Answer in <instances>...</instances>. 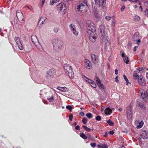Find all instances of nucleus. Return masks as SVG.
I'll use <instances>...</instances> for the list:
<instances>
[{"instance_id": "obj_1", "label": "nucleus", "mask_w": 148, "mask_h": 148, "mask_svg": "<svg viewBox=\"0 0 148 148\" xmlns=\"http://www.w3.org/2000/svg\"><path fill=\"white\" fill-rule=\"evenodd\" d=\"M64 69L69 78H73L74 77V73L72 67L68 64H65L64 65Z\"/></svg>"}, {"instance_id": "obj_2", "label": "nucleus", "mask_w": 148, "mask_h": 148, "mask_svg": "<svg viewBox=\"0 0 148 148\" xmlns=\"http://www.w3.org/2000/svg\"><path fill=\"white\" fill-rule=\"evenodd\" d=\"M86 32H95V25L93 22L90 20H88L86 22Z\"/></svg>"}, {"instance_id": "obj_3", "label": "nucleus", "mask_w": 148, "mask_h": 148, "mask_svg": "<svg viewBox=\"0 0 148 148\" xmlns=\"http://www.w3.org/2000/svg\"><path fill=\"white\" fill-rule=\"evenodd\" d=\"M53 45L54 50H58L60 49L62 46V42L61 40H55L53 41Z\"/></svg>"}, {"instance_id": "obj_4", "label": "nucleus", "mask_w": 148, "mask_h": 148, "mask_svg": "<svg viewBox=\"0 0 148 148\" xmlns=\"http://www.w3.org/2000/svg\"><path fill=\"white\" fill-rule=\"evenodd\" d=\"M31 38L32 42L34 45L37 48L39 49L40 46V43L39 42L38 38L36 36L34 35L32 36Z\"/></svg>"}, {"instance_id": "obj_5", "label": "nucleus", "mask_w": 148, "mask_h": 148, "mask_svg": "<svg viewBox=\"0 0 148 148\" xmlns=\"http://www.w3.org/2000/svg\"><path fill=\"white\" fill-rule=\"evenodd\" d=\"M89 35V40L91 42H95L97 37V35L95 32H87Z\"/></svg>"}, {"instance_id": "obj_6", "label": "nucleus", "mask_w": 148, "mask_h": 148, "mask_svg": "<svg viewBox=\"0 0 148 148\" xmlns=\"http://www.w3.org/2000/svg\"><path fill=\"white\" fill-rule=\"evenodd\" d=\"M76 10L77 12H82L83 11H86L85 10L84 5L83 3H80L77 4L75 6Z\"/></svg>"}, {"instance_id": "obj_7", "label": "nucleus", "mask_w": 148, "mask_h": 148, "mask_svg": "<svg viewBox=\"0 0 148 148\" xmlns=\"http://www.w3.org/2000/svg\"><path fill=\"white\" fill-rule=\"evenodd\" d=\"M97 6L100 7L102 4V6L104 8L106 6V0H94Z\"/></svg>"}, {"instance_id": "obj_8", "label": "nucleus", "mask_w": 148, "mask_h": 148, "mask_svg": "<svg viewBox=\"0 0 148 148\" xmlns=\"http://www.w3.org/2000/svg\"><path fill=\"white\" fill-rule=\"evenodd\" d=\"M126 113L128 119H130L132 116V108L131 106H127L126 109Z\"/></svg>"}, {"instance_id": "obj_9", "label": "nucleus", "mask_w": 148, "mask_h": 148, "mask_svg": "<svg viewBox=\"0 0 148 148\" xmlns=\"http://www.w3.org/2000/svg\"><path fill=\"white\" fill-rule=\"evenodd\" d=\"M15 40L16 44L17 46L20 50H22L23 49V46L20 41L19 38L17 37H15Z\"/></svg>"}, {"instance_id": "obj_10", "label": "nucleus", "mask_w": 148, "mask_h": 148, "mask_svg": "<svg viewBox=\"0 0 148 148\" xmlns=\"http://www.w3.org/2000/svg\"><path fill=\"white\" fill-rule=\"evenodd\" d=\"M98 31L99 34H100L101 36H102V38H103L104 35H105V32H106L105 26L103 25H101L99 26Z\"/></svg>"}, {"instance_id": "obj_11", "label": "nucleus", "mask_w": 148, "mask_h": 148, "mask_svg": "<svg viewBox=\"0 0 148 148\" xmlns=\"http://www.w3.org/2000/svg\"><path fill=\"white\" fill-rule=\"evenodd\" d=\"M135 79L138 80V83L140 85L142 86H144L146 85V80L142 75L140 76V78Z\"/></svg>"}, {"instance_id": "obj_12", "label": "nucleus", "mask_w": 148, "mask_h": 148, "mask_svg": "<svg viewBox=\"0 0 148 148\" xmlns=\"http://www.w3.org/2000/svg\"><path fill=\"white\" fill-rule=\"evenodd\" d=\"M85 63V67L88 69H90L92 68V64L91 62L87 59H85L84 60Z\"/></svg>"}, {"instance_id": "obj_13", "label": "nucleus", "mask_w": 148, "mask_h": 148, "mask_svg": "<svg viewBox=\"0 0 148 148\" xmlns=\"http://www.w3.org/2000/svg\"><path fill=\"white\" fill-rule=\"evenodd\" d=\"M16 16L17 18L19 21L23 20V14L20 10H17L16 12Z\"/></svg>"}, {"instance_id": "obj_14", "label": "nucleus", "mask_w": 148, "mask_h": 148, "mask_svg": "<svg viewBox=\"0 0 148 148\" xmlns=\"http://www.w3.org/2000/svg\"><path fill=\"white\" fill-rule=\"evenodd\" d=\"M140 137L144 139H147L148 138V132L146 131L142 130L140 134Z\"/></svg>"}, {"instance_id": "obj_15", "label": "nucleus", "mask_w": 148, "mask_h": 148, "mask_svg": "<svg viewBox=\"0 0 148 148\" xmlns=\"http://www.w3.org/2000/svg\"><path fill=\"white\" fill-rule=\"evenodd\" d=\"M97 80H96V82H97V84L98 86L99 87V89L101 90H104V85L101 84V83L100 80L98 77H97Z\"/></svg>"}, {"instance_id": "obj_16", "label": "nucleus", "mask_w": 148, "mask_h": 148, "mask_svg": "<svg viewBox=\"0 0 148 148\" xmlns=\"http://www.w3.org/2000/svg\"><path fill=\"white\" fill-rule=\"evenodd\" d=\"M47 74L50 77H53L56 74V71L54 69H51L47 71Z\"/></svg>"}, {"instance_id": "obj_17", "label": "nucleus", "mask_w": 148, "mask_h": 148, "mask_svg": "<svg viewBox=\"0 0 148 148\" xmlns=\"http://www.w3.org/2000/svg\"><path fill=\"white\" fill-rule=\"evenodd\" d=\"M69 27H70L71 31L73 33V34L76 36L78 35V33L76 31L74 25L71 24L70 25V26H69Z\"/></svg>"}, {"instance_id": "obj_18", "label": "nucleus", "mask_w": 148, "mask_h": 148, "mask_svg": "<svg viewBox=\"0 0 148 148\" xmlns=\"http://www.w3.org/2000/svg\"><path fill=\"white\" fill-rule=\"evenodd\" d=\"M66 6V4L63 2H62L60 3L57 5V8L60 11H62V10H64L65 7Z\"/></svg>"}, {"instance_id": "obj_19", "label": "nucleus", "mask_w": 148, "mask_h": 148, "mask_svg": "<svg viewBox=\"0 0 148 148\" xmlns=\"http://www.w3.org/2000/svg\"><path fill=\"white\" fill-rule=\"evenodd\" d=\"M120 54H121V57L123 58V60H124V62L126 64H128L129 61L128 60V58L126 57L122 51H120Z\"/></svg>"}, {"instance_id": "obj_20", "label": "nucleus", "mask_w": 148, "mask_h": 148, "mask_svg": "<svg viewBox=\"0 0 148 148\" xmlns=\"http://www.w3.org/2000/svg\"><path fill=\"white\" fill-rule=\"evenodd\" d=\"M47 18L45 17H42L40 18V19H39L38 22V25H41L45 23V20Z\"/></svg>"}, {"instance_id": "obj_21", "label": "nucleus", "mask_w": 148, "mask_h": 148, "mask_svg": "<svg viewBox=\"0 0 148 148\" xmlns=\"http://www.w3.org/2000/svg\"><path fill=\"white\" fill-rule=\"evenodd\" d=\"M91 56L92 60L93 63H96L98 62V58L97 56L94 54H92Z\"/></svg>"}, {"instance_id": "obj_22", "label": "nucleus", "mask_w": 148, "mask_h": 148, "mask_svg": "<svg viewBox=\"0 0 148 148\" xmlns=\"http://www.w3.org/2000/svg\"><path fill=\"white\" fill-rule=\"evenodd\" d=\"M112 112V110L109 108H107L105 110V113L106 114H109Z\"/></svg>"}, {"instance_id": "obj_23", "label": "nucleus", "mask_w": 148, "mask_h": 148, "mask_svg": "<svg viewBox=\"0 0 148 148\" xmlns=\"http://www.w3.org/2000/svg\"><path fill=\"white\" fill-rule=\"evenodd\" d=\"M97 147L98 148H107L108 146L107 145L105 144L103 145L101 143H100L98 145Z\"/></svg>"}, {"instance_id": "obj_24", "label": "nucleus", "mask_w": 148, "mask_h": 148, "mask_svg": "<svg viewBox=\"0 0 148 148\" xmlns=\"http://www.w3.org/2000/svg\"><path fill=\"white\" fill-rule=\"evenodd\" d=\"M138 123H139V124L137 126V128L140 129L142 127V126L143 125V122L142 121L140 122V121L138 120Z\"/></svg>"}, {"instance_id": "obj_25", "label": "nucleus", "mask_w": 148, "mask_h": 148, "mask_svg": "<svg viewBox=\"0 0 148 148\" xmlns=\"http://www.w3.org/2000/svg\"><path fill=\"white\" fill-rule=\"evenodd\" d=\"M133 76L134 77L135 79L140 78V76L139 75L138 73H136V72H134Z\"/></svg>"}, {"instance_id": "obj_26", "label": "nucleus", "mask_w": 148, "mask_h": 148, "mask_svg": "<svg viewBox=\"0 0 148 148\" xmlns=\"http://www.w3.org/2000/svg\"><path fill=\"white\" fill-rule=\"evenodd\" d=\"M79 136L80 137L82 138L84 140H86L87 139V136L84 133H81L79 134Z\"/></svg>"}, {"instance_id": "obj_27", "label": "nucleus", "mask_w": 148, "mask_h": 148, "mask_svg": "<svg viewBox=\"0 0 148 148\" xmlns=\"http://www.w3.org/2000/svg\"><path fill=\"white\" fill-rule=\"evenodd\" d=\"M83 128L87 132H90L91 130L85 125H83L82 126Z\"/></svg>"}, {"instance_id": "obj_28", "label": "nucleus", "mask_w": 148, "mask_h": 148, "mask_svg": "<svg viewBox=\"0 0 148 148\" xmlns=\"http://www.w3.org/2000/svg\"><path fill=\"white\" fill-rule=\"evenodd\" d=\"M107 123H108L110 126H113L114 125V123H113V122L110 119L107 121Z\"/></svg>"}, {"instance_id": "obj_29", "label": "nucleus", "mask_w": 148, "mask_h": 148, "mask_svg": "<svg viewBox=\"0 0 148 148\" xmlns=\"http://www.w3.org/2000/svg\"><path fill=\"white\" fill-rule=\"evenodd\" d=\"M143 70V68L142 67H138L136 69V71L135 72H137L138 73H140V72L142 71Z\"/></svg>"}, {"instance_id": "obj_30", "label": "nucleus", "mask_w": 148, "mask_h": 148, "mask_svg": "<svg viewBox=\"0 0 148 148\" xmlns=\"http://www.w3.org/2000/svg\"><path fill=\"white\" fill-rule=\"evenodd\" d=\"M86 82H89L90 84H91L92 83H94V82H93L92 80L88 78L87 77H86Z\"/></svg>"}, {"instance_id": "obj_31", "label": "nucleus", "mask_w": 148, "mask_h": 148, "mask_svg": "<svg viewBox=\"0 0 148 148\" xmlns=\"http://www.w3.org/2000/svg\"><path fill=\"white\" fill-rule=\"evenodd\" d=\"M87 120V119L86 118H84L83 119H82V123H83V124H85L86 123Z\"/></svg>"}, {"instance_id": "obj_32", "label": "nucleus", "mask_w": 148, "mask_h": 148, "mask_svg": "<svg viewBox=\"0 0 148 148\" xmlns=\"http://www.w3.org/2000/svg\"><path fill=\"white\" fill-rule=\"evenodd\" d=\"M123 78H124V79H125V81L126 82L127 85H128V84L129 83V82L127 78V77H126L125 75H123Z\"/></svg>"}, {"instance_id": "obj_33", "label": "nucleus", "mask_w": 148, "mask_h": 148, "mask_svg": "<svg viewBox=\"0 0 148 148\" xmlns=\"http://www.w3.org/2000/svg\"><path fill=\"white\" fill-rule=\"evenodd\" d=\"M139 106L140 107H141V108L143 109H145V106L143 103H140V102L139 103Z\"/></svg>"}, {"instance_id": "obj_34", "label": "nucleus", "mask_w": 148, "mask_h": 148, "mask_svg": "<svg viewBox=\"0 0 148 148\" xmlns=\"http://www.w3.org/2000/svg\"><path fill=\"white\" fill-rule=\"evenodd\" d=\"M66 108L67 109L69 110V111H70V112H71L72 111V107L69 106V105H67L66 106Z\"/></svg>"}, {"instance_id": "obj_35", "label": "nucleus", "mask_w": 148, "mask_h": 148, "mask_svg": "<svg viewBox=\"0 0 148 148\" xmlns=\"http://www.w3.org/2000/svg\"><path fill=\"white\" fill-rule=\"evenodd\" d=\"M86 116L89 119H90L92 117V114L91 113H88L86 114Z\"/></svg>"}, {"instance_id": "obj_36", "label": "nucleus", "mask_w": 148, "mask_h": 148, "mask_svg": "<svg viewBox=\"0 0 148 148\" xmlns=\"http://www.w3.org/2000/svg\"><path fill=\"white\" fill-rule=\"evenodd\" d=\"M141 96L143 99H144L145 97H147V94H145L144 92L141 93Z\"/></svg>"}, {"instance_id": "obj_37", "label": "nucleus", "mask_w": 148, "mask_h": 148, "mask_svg": "<svg viewBox=\"0 0 148 148\" xmlns=\"http://www.w3.org/2000/svg\"><path fill=\"white\" fill-rule=\"evenodd\" d=\"M101 119V117L99 115H97L96 117V120L98 121H100Z\"/></svg>"}, {"instance_id": "obj_38", "label": "nucleus", "mask_w": 148, "mask_h": 148, "mask_svg": "<svg viewBox=\"0 0 148 148\" xmlns=\"http://www.w3.org/2000/svg\"><path fill=\"white\" fill-rule=\"evenodd\" d=\"M54 99V97L53 96H51V97L50 98H48V100L49 101H52Z\"/></svg>"}, {"instance_id": "obj_39", "label": "nucleus", "mask_w": 148, "mask_h": 148, "mask_svg": "<svg viewBox=\"0 0 148 148\" xmlns=\"http://www.w3.org/2000/svg\"><path fill=\"white\" fill-rule=\"evenodd\" d=\"M145 15L148 18V8L146 9L145 10Z\"/></svg>"}, {"instance_id": "obj_40", "label": "nucleus", "mask_w": 148, "mask_h": 148, "mask_svg": "<svg viewBox=\"0 0 148 148\" xmlns=\"http://www.w3.org/2000/svg\"><path fill=\"white\" fill-rule=\"evenodd\" d=\"M57 2V0H51L50 3L51 4H53L54 3H56Z\"/></svg>"}, {"instance_id": "obj_41", "label": "nucleus", "mask_w": 148, "mask_h": 148, "mask_svg": "<svg viewBox=\"0 0 148 148\" xmlns=\"http://www.w3.org/2000/svg\"><path fill=\"white\" fill-rule=\"evenodd\" d=\"M105 19L106 20L109 21L111 20V17L109 16H107L105 17Z\"/></svg>"}, {"instance_id": "obj_42", "label": "nucleus", "mask_w": 148, "mask_h": 148, "mask_svg": "<svg viewBox=\"0 0 148 148\" xmlns=\"http://www.w3.org/2000/svg\"><path fill=\"white\" fill-rule=\"evenodd\" d=\"M134 19L135 20L139 21L140 19V17L136 15L134 16Z\"/></svg>"}, {"instance_id": "obj_43", "label": "nucleus", "mask_w": 148, "mask_h": 148, "mask_svg": "<svg viewBox=\"0 0 148 148\" xmlns=\"http://www.w3.org/2000/svg\"><path fill=\"white\" fill-rule=\"evenodd\" d=\"M90 84L91 86L93 87V88H96V85L95 83H90Z\"/></svg>"}, {"instance_id": "obj_44", "label": "nucleus", "mask_w": 148, "mask_h": 148, "mask_svg": "<svg viewBox=\"0 0 148 148\" xmlns=\"http://www.w3.org/2000/svg\"><path fill=\"white\" fill-rule=\"evenodd\" d=\"M90 146L93 148L95 147H96V144L95 143H91Z\"/></svg>"}, {"instance_id": "obj_45", "label": "nucleus", "mask_w": 148, "mask_h": 148, "mask_svg": "<svg viewBox=\"0 0 148 148\" xmlns=\"http://www.w3.org/2000/svg\"><path fill=\"white\" fill-rule=\"evenodd\" d=\"M73 115L72 114H70V116H69V120H70V121H72V119H73Z\"/></svg>"}, {"instance_id": "obj_46", "label": "nucleus", "mask_w": 148, "mask_h": 148, "mask_svg": "<svg viewBox=\"0 0 148 148\" xmlns=\"http://www.w3.org/2000/svg\"><path fill=\"white\" fill-rule=\"evenodd\" d=\"M129 1H132L134 2H139V0H128Z\"/></svg>"}, {"instance_id": "obj_47", "label": "nucleus", "mask_w": 148, "mask_h": 148, "mask_svg": "<svg viewBox=\"0 0 148 148\" xmlns=\"http://www.w3.org/2000/svg\"><path fill=\"white\" fill-rule=\"evenodd\" d=\"M41 2L40 3V5H41V6L42 7L43 6V5H44V4L45 3V1L43 0H41Z\"/></svg>"}, {"instance_id": "obj_48", "label": "nucleus", "mask_w": 148, "mask_h": 148, "mask_svg": "<svg viewBox=\"0 0 148 148\" xmlns=\"http://www.w3.org/2000/svg\"><path fill=\"white\" fill-rule=\"evenodd\" d=\"M14 25L15 26H18V22L16 21H15L14 20Z\"/></svg>"}, {"instance_id": "obj_49", "label": "nucleus", "mask_w": 148, "mask_h": 148, "mask_svg": "<svg viewBox=\"0 0 148 148\" xmlns=\"http://www.w3.org/2000/svg\"><path fill=\"white\" fill-rule=\"evenodd\" d=\"M114 132L113 130L109 132V133L111 135H113L114 134Z\"/></svg>"}, {"instance_id": "obj_50", "label": "nucleus", "mask_w": 148, "mask_h": 148, "mask_svg": "<svg viewBox=\"0 0 148 148\" xmlns=\"http://www.w3.org/2000/svg\"><path fill=\"white\" fill-rule=\"evenodd\" d=\"M75 129H76V130H80V129L79 126L78 125L77 126H76V127H75Z\"/></svg>"}, {"instance_id": "obj_51", "label": "nucleus", "mask_w": 148, "mask_h": 148, "mask_svg": "<svg viewBox=\"0 0 148 148\" xmlns=\"http://www.w3.org/2000/svg\"><path fill=\"white\" fill-rule=\"evenodd\" d=\"M115 20H113L112 21V25L113 26H114L115 25Z\"/></svg>"}, {"instance_id": "obj_52", "label": "nucleus", "mask_w": 148, "mask_h": 148, "mask_svg": "<svg viewBox=\"0 0 148 148\" xmlns=\"http://www.w3.org/2000/svg\"><path fill=\"white\" fill-rule=\"evenodd\" d=\"M58 31H59V29H58L57 28H55L54 29V32L56 33L58 32Z\"/></svg>"}, {"instance_id": "obj_53", "label": "nucleus", "mask_w": 148, "mask_h": 148, "mask_svg": "<svg viewBox=\"0 0 148 148\" xmlns=\"http://www.w3.org/2000/svg\"><path fill=\"white\" fill-rule=\"evenodd\" d=\"M137 44L138 45H140V40L138 39V40H137Z\"/></svg>"}, {"instance_id": "obj_54", "label": "nucleus", "mask_w": 148, "mask_h": 148, "mask_svg": "<svg viewBox=\"0 0 148 148\" xmlns=\"http://www.w3.org/2000/svg\"><path fill=\"white\" fill-rule=\"evenodd\" d=\"M79 115L82 116H84V115H85V114H84V112H81L79 113Z\"/></svg>"}, {"instance_id": "obj_55", "label": "nucleus", "mask_w": 148, "mask_h": 148, "mask_svg": "<svg viewBox=\"0 0 148 148\" xmlns=\"http://www.w3.org/2000/svg\"><path fill=\"white\" fill-rule=\"evenodd\" d=\"M118 71L117 69H116L114 70V74L116 75H117L118 74Z\"/></svg>"}, {"instance_id": "obj_56", "label": "nucleus", "mask_w": 148, "mask_h": 148, "mask_svg": "<svg viewBox=\"0 0 148 148\" xmlns=\"http://www.w3.org/2000/svg\"><path fill=\"white\" fill-rule=\"evenodd\" d=\"M138 48V46H136L134 48V52L136 51V49Z\"/></svg>"}, {"instance_id": "obj_57", "label": "nucleus", "mask_w": 148, "mask_h": 148, "mask_svg": "<svg viewBox=\"0 0 148 148\" xmlns=\"http://www.w3.org/2000/svg\"><path fill=\"white\" fill-rule=\"evenodd\" d=\"M125 9V6H123L121 7V11H123Z\"/></svg>"}, {"instance_id": "obj_58", "label": "nucleus", "mask_w": 148, "mask_h": 148, "mask_svg": "<svg viewBox=\"0 0 148 148\" xmlns=\"http://www.w3.org/2000/svg\"><path fill=\"white\" fill-rule=\"evenodd\" d=\"M115 81H116V82H118V76H116V79H115Z\"/></svg>"}, {"instance_id": "obj_59", "label": "nucleus", "mask_w": 148, "mask_h": 148, "mask_svg": "<svg viewBox=\"0 0 148 148\" xmlns=\"http://www.w3.org/2000/svg\"><path fill=\"white\" fill-rule=\"evenodd\" d=\"M108 136V133L107 132L105 133V134L104 135V137H107Z\"/></svg>"}, {"instance_id": "obj_60", "label": "nucleus", "mask_w": 148, "mask_h": 148, "mask_svg": "<svg viewBox=\"0 0 148 148\" xmlns=\"http://www.w3.org/2000/svg\"><path fill=\"white\" fill-rule=\"evenodd\" d=\"M147 99H148V90L146 91Z\"/></svg>"}, {"instance_id": "obj_61", "label": "nucleus", "mask_w": 148, "mask_h": 148, "mask_svg": "<svg viewBox=\"0 0 148 148\" xmlns=\"http://www.w3.org/2000/svg\"><path fill=\"white\" fill-rule=\"evenodd\" d=\"M61 89H63V88L60 87H57V89H58V90H61Z\"/></svg>"}, {"instance_id": "obj_62", "label": "nucleus", "mask_w": 148, "mask_h": 148, "mask_svg": "<svg viewBox=\"0 0 148 148\" xmlns=\"http://www.w3.org/2000/svg\"><path fill=\"white\" fill-rule=\"evenodd\" d=\"M84 3L85 4L86 6H88V5L87 4V2L86 1H85L84 2Z\"/></svg>"}, {"instance_id": "obj_63", "label": "nucleus", "mask_w": 148, "mask_h": 148, "mask_svg": "<svg viewBox=\"0 0 148 148\" xmlns=\"http://www.w3.org/2000/svg\"><path fill=\"white\" fill-rule=\"evenodd\" d=\"M139 8L140 9V10H141V11H142V12L143 11V10L142 7L141 6H140Z\"/></svg>"}, {"instance_id": "obj_64", "label": "nucleus", "mask_w": 148, "mask_h": 148, "mask_svg": "<svg viewBox=\"0 0 148 148\" xmlns=\"http://www.w3.org/2000/svg\"><path fill=\"white\" fill-rule=\"evenodd\" d=\"M77 125V123L76 122H74L73 123V125H74V126H76V125Z\"/></svg>"}]
</instances>
